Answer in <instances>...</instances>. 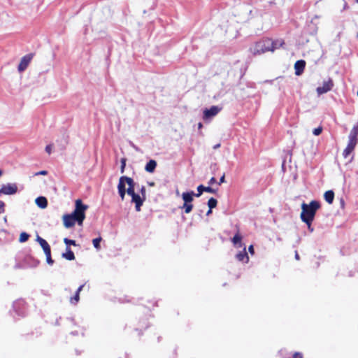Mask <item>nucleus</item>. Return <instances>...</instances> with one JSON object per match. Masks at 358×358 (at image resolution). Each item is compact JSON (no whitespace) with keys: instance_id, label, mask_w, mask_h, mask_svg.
Instances as JSON below:
<instances>
[{"instance_id":"1","label":"nucleus","mask_w":358,"mask_h":358,"mask_svg":"<svg viewBox=\"0 0 358 358\" xmlns=\"http://www.w3.org/2000/svg\"><path fill=\"white\" fill-rule=\"evenodd\" d=\"M88 206L83 203L81 199H77L75 201V209L71 214L63 215L64 225L66 228H70L75 225L76 222L79 225L82 224L85 219V211Z\"/></svg>"},{"instance_id":"2","label":"nucleus","mask_w":358,"mask_h":358,"mask_svg":"<svg viewBox=\"0 0 358 358\" xmlns=\"http://www.w3.org/2000/svg\"><path fill=\"white\" fill-rule=\"evenodd\" d=\"M320 208V203L317 201H311L309 204H301V219L306 224H312L317 210Z\"/></svg>"},{"instance_id":"3","label":"nucleus","mask_w":358,"mask_h":358,"mask_svg":"<svg viewBox=\"0 0 358 358\" xmlns=\"http://www.w3.org/2000/svg\"><path fill=\"white\" fill-rule=\"evenodd\" d=\"M271 40L269 38H266L264 40H262L261 41H259L254 44L250 48V52L253 55H261L262 53H264L268 51H271Z\"/></svg>"},{"instance_id":"4","label":"nucleus","mask_w":358,"mask_h":358,"mask_svg":"<svg viewBox=\"0 0 358 358\" xmlns=\"http://www.w3.org/2000/svg\"><path fill=\"white\" fill-rule=\"evenodd\" d=\"M357 143V136H350L348 145L343 152V156L344 158H348L352 153Z\"/></svg>"},{"instance_id":"5","label":"nucleus","mask_w":358,"mask_h":358,"mask_svg":"<svg viewBox=\"0 0 358 358\" xmlns=\"http://www.w3.org/2000/svg\"><path fill=\"white\" fill-rule=\"evenodd\" d=\"M129 180H131V178L127 177V176H121L119 179V182L117 185V189H118V194L122 199L123 201L124 199V196L126 194V188H125V184L127 183L128 185Z\"/></svg>"},{"instance_id":"6","label":"nucleus","mask_w":358,"mask_h":358,"mask_svg":"<svg viewBox=\"0 0 358 358\" xmlns=\"http://www.w3.org/2000/svg\"><path fill=\"white\" fill-rule=\"evenodd\" d=\"M221 108L217 106H213L210 108H206L203 110V119L208 120L215 117L220 111Z\"/></svg>"},{"instance_id":"7","label":"nucleus","mask_w":358,"mask_h":358,"mask_svg":"<svg viewBox=\"0 0 358 358\" xmlns=\"http://www.w3.org/2000/svg\"><path fill=\"white\" fill-rule=\"evenodd\" d=\"M17 192V187L15 183L3 185L0 189V194L11 195Z\"/></svg>"},{"instance_id":"8","label":"nucleus","mask_w":358,"mask_h":358,"mask_svg":"<svg viewBox=\"0 0 358 358\" xmlns=\"http://www.w3.org/2000/svg\"><path fill=\"white\" fill-rule=\"evenodd\" d=\"M334 87V83L331 79H329L327 81H324L322 83V86L317 87L316 91L318 95H321L322 94L327 93L330 91Z\"/></svg>"},{"instance_id":"9","label":"nucleus","mask_w":358,"mask_h":358,"mask_svg":"<svg viewBox=\"0 0 358 358\" xmlns=\"http://www.w3.org/2000/svg\"><path fill=\"white\" fill-rule=\"evenodd\" d=\"M31 59H32V55H27L21 59V61H20V62L18 65V68H17L19 72H22L27 68Z\"/></svg>"},{"instance_id":"10","label":"nucleus","mask_w":358,"mask_h":358,"mask_svg":"<svg viewBox=\"0 0 358 358\" xmlns=\"http://www.w3.org/2000/svg\"><path fill=\"white\" fill-rule=\"evenodd\" d=\"M145 198H143L142 196H140L137 194L134 195L131 198V201L135 203V208L136 211L141 210V207L142 206Z\"/></svg>"},{"instance_id":"11","label":"nucleus","mask_w":358,"mask_h":358,"mask_svg":"<svg viewBox=\"0 0 358 358\" xmlns=\"http://www.w3.org/2000/svg\"><path fill=\"white\" fill-rule=\"evenodd\" d=\"M306 66V62L304 60H298L294 64V69H295V74L296 76H300Z\"/></svg>"},{"instance_id":"12","label":"nucleus","mask_w":358,"mask_h":358,"mask_svg":"<svg viewBox=\"0 0 358 358\" xmlns=\"http://www.w3.org/2000/svg\"><path fill=\"white\" fill-rule=\"evenodd\" d=\"M36 241L40 244V245L43 248L44 253L51 250L50 246L49 245L48 242L43 238L38 236L36 238Z\"/></svg>"},{"instance_id":"13","label":"nucleus","mask_w":358,"mask_h":358,"mask_svg":"<svg viewBox=\"0 0 358 358\" xmlns=\"http://www.w3.org/2000/svg\"><path fill=\"white\" fill-rule=\"evenodd\" d=\"M236 257L240 262H245V263H248L249 261V257L245 250V248H244L242 251H240L236 255Z\"/></svg>"},{"instance_id":"14","label":"nucleus","mask_w":358,"mask_h":358,"mask_svg":"<svg viewBox=\"0 0 358 358\" xmlns=\"http://www.w3.org/2000/svg\"><path fill=\"white\" fill-rule=\"evenodd\" d=\"M193 196H195V193L193 191L189 192H183L182 198L184 201V203H191L193 201Z\"/></svg>"},{"instance_id":"15","label":"nucleus","mask_w":358,"mask_h":358,"mask_svg":"<svg viewBox=\"0 0 358 358\" xmlns=\"http://www.w3.org/2000/svg\"><path fill=\"white\" fill-rule=\"evenodd\" d=\"M85 286V284L81 285L77 289L75 295L70 299V302L72 304H77V303L80 300V292L83 290V287Z\"/></svg>"},{"instance_id":"16","label":"nucleus","mask_w":358,"mask_h":358,"mask_svg":"<svg viewBox=\"0 0 358 358\" xmlns=\"http://www.w3.org/2000/svg\"><path fill=\"white\" fill-rule=\"evenodd\" d=\"M157 162L154 159H150L145 165V170L148 173H153L156 169Z\"/></svg>"},{"instance_id":"17","label":"nucleus","mask_w":358,"mask_h":358,"mask_svg":"<svg viewBox=\"0 0 358 358\" xmlns=\"http://www.w3.org/2000/svg\"><path fill=\"white\" fill-rule=\"evenodd\" d=\"M135 182L134 180L131 178V180H129L128 181V188L126 191V193H127L129 196H131V198L134 196V195L136 194L135 193Z\"/></svg>"},{"instance_id":"18","label":"nucleus","mask_w":358,"mask_h":358,"mask_svg":"<svg viewBox=\"0 0 358 358\" xmlns=\"http://www.w3.org/2000/svg\"><path fill=\"white\" fill-rule=\"evenodd\" d=\"M36 205L41 208H45L48 206V200L44 196H39L36 199Z\"/></svg>"},{"instance_id":"19","label":"nucleus","mask_w":358,"mask_h":358,"mask_svg":"<svg viewBox=\"0 0 358 358\" xmlns=\"http://www.w3.org/2000/svg\"><path fill=\"white\" fill-rule=\"evenodd\" d=\"M66 252L62 254V257L69 261L74 260L76 257L71 248L69 247H66Z\"/></svg>"},{"instance_id":"20","label":"nucleus","mask_w":358,"mask_h":358,"mask_svg":"<svg viewBox=\"0 0 358 358\" xmlns=\"http://www.w3.org/2000/svg\"><path fill=\"white\" fill-rule=\"evenodd\" d=\"M324 197L325 201L328 203L331 204L333 203V201H334V191L328 190V191L325 192V193L324 194Z\"/></svg>"},{"instance_id":"21","label":"nucleus","mask_w":358,"mask_h":358,"mask_svg":"<svg viewBox=\"0 0 358 358\" xmlns=\"http://www.w3.org/2000/svg\"><path fill=\"white\" fill-rule=\"evenodd\" d=\"M284 42L282 40H276V41H272L271 40V45L270 50L271 52H273L275 50L279 48L283 45Z\"/></svg>"},{"instance_id":"22","label":"nucleus","mask_w":358,"mask_h":358,"mask_svg":"<svg viewBox=\"0 0 358 358\" xmlns=\"http://www.w3.org/2000/svg\"><path fill=\"white\" fill-rule=\"evenodd\" d=\"M67 143L68 141L64 137L62 138L60 140L57 141V146L61 150H63L66 148Z\"/></svg>"},{"instance_id":"23","label":"nucleus","mask_w":358,"mask_h":358,"mask_svg":"<svg viewBox=\"0 0 358 358\" xmlns=\"http://www.w3.org/2000/svg\"><path fill=\"white\" fill-rule=\"evenodd\" d=\"M241 240H242V236H241V234H239V232H237L234 236L233 237L231 241L232 243L236 245V244H238V243H241Z\"/></svg>"},{"instance_id":"24","label":"nucleus","mask_w":358,"mask_h":358,"mask_svg":"<svg viewBox=\"0 0 358 358\" xmlns=\"http://www.w3.org/2000/svg\"><path fill=\"white\" fill-rule=\"evenodd\" d=\"M217 199H215L213 197H211L208 201V206L209 208H210V209L215 208L217 206Z\"/></svg>"},{"instance_id":"25","label":"nucleus","mask_w":358,"mask_h":358,"mask_svg":"<svg viewBox=\"0 0 358 358\" xmlns=\"http://www.w3.org/2000/svg\"><path fill=\"white\" fill-rule=\"evenodd\" d=\"M182 208L184 209L186 214H188L192 211L193 205L192 203H184Z\"/></svg>"},{"instance_id":"26","label":"nucleus","mask_w":358,"mask_h":358,"mask_svg":"<svg viewBox=\"0 0 358 358\" xmlns=\"http://www.w3.org/2000/svg\"><path fill=\"white\" fill-rule=\"evenodd\" d=\"M101 240H102L101 237H99V238H96L93 239V241H92L93 245L96 250H99L101 248L100 243H101Z\"/></svg>"},{"instance_id":"27","label":"nucleus","mask_w":358,"mask_h":358,"mask_svg":"<svg viewBox=\"0 0 358 358\" xmlns=\"http://www.w3.org/2000/svg\"><path fill=\"white\" fill-rule=\"evenodd\" d=\"M29 238V235L26 232H22L20 235L19 241L24 243L27 241Z\"/></svg>"},{"instance_id":"28","label":"nucleus","mask_w":358,"mask_h":358,"mask_svg":"<svg viewBox=\"0 0 358 358\" xmlns=\"http://www.w3.org/2000/svg\"><path fill=\"white\" fill-rule=\"evenodd\" d=\"M64 242L66 245V247H69V245H76V243L74 240L69 239L67 238H64Z\"/></svg>"},{"instance_id":"29","label":"nucleus","mask_w":358,"mask_h":358,"mask_svg":"<svg viewBox=\"0 0 358 358\" xmlns=\"http://www.w3.org/2000/svg\"><path fill=\"white\" fill-rule=\"evenodd\" d=\"M126 162H127V159L125 157H122L120 159V162H121L120 172L122 173H123L124 172V169L126 167Z\"/></svg>"},{"instance_id":"30","label":"nucleus","mask_w":358,"mask_h":358,"mask_svg":"<svg viewBox=\"0 0 358 358\" xmlns=\"http://www.w3.org/2000/svg\"><path fill=\"white\" fill-rule=\"evenodd\" d=\"M197 191H198V193L197 194H195V196L196 197H199L201 195V194L205 192V187L203 185H200L198 186L197 187Z\"/></svg>"},{"instance_id":"31","label":"nucleus","mask_w":358,"mask_h":358,"mask_svg":"<svg viewBox=\"0 0 358 358\" xmlns=\"http://www.w3.org/2000/svg\"><path fill=\"white\" fill-rule=\"evenodd\" d=\"M45 255L46 256V261H47L48 264H52L54 261L52 259V257H51V250L49 252H45Z\"/></svg>"},{"instance_id":"32","label":"nucleus","mask_w":358,"mask_h":358,"mask_svg":"<svg viewBox=\"0 0 358 358\" xmlns=\"http://www.w3.org/2000/svg\"><path fill=\"white\" fill-rule=\"evenodd\" d=\"M54 148L53 144H49L45 147V151L48 155L52 153V148Z\"/></svg>"},{"instance_id":"33","label":"nucleus","mask_w":358,"mask_h":358,"mask_svg":"<svg viewBox=\"0 0 358 358\" xmlns=\"http://www.w3.org/2000/svg\"><path fill=\"white\" fill-rule=\"evenodd\" d=\"M322 131V127H318L317 128H315L313 131V134H320Z\"/></svg>"},{"instance_id":"34","label":"nucleus","mask_w":358,"mask_h":358,"mask_svg":"<svg viewBox=\"0 0 358 358\" xmlns=\"http://www.w3.org/2000/svg\"><path fill=\"white\" fill-rule=\"evenodd\" d=\"M292 358H303L301 352H296L292 355Z\"/></svg>"},{"instance_id":"35","label":"nucleus","mask_w":358,"mask_h":358,"mask_svg":"<svg viewBox=\"0 0 358 358\" xmlns=\"http://www.w3.org/2000/svg\"><path fill=\"white\" fill-rule=\"evenodd\" d=\"M205 192L215 194L216 192V190L210 187H205Z\"/></svg>"},{"instance_id":"36","label":"nucleus","mask_w":358,"mask_h":358,"mask_svg":"<svg viewBox=\"0 0 358 358\" xmlns=\"http://www.w3.org/2000/svg\"><path fill=\"white\" fill-rule=\"evenodd\" d=\"M350 134H358V126H354Z\"/></svg>"},{"instance_id":"37","label":"nucleus","mask_w":358,"mask_h":358,"mask_svg":"<svg viewBox=\"0 0 358 358\" xmlns=\"http://www.w3.org/2000/svg\"><path fill=\"white\" fill-rule=\"evenodd\" d=\"M145 187L144 186H143L141 189H140V192L141 194V196L143 197V198H145Z\"/></svg>"},{"instance_id":"38","label":"nucleus","mask_w":358,"mask_h":358,"mask_svg":"<svg viewBox=\"0 0 358 358\" xmlns=\"http://www.w3.org/2000/svg\"><path fill=\"white\" fill-rule=\"evenodd\" d=\"M224 182H225V175H224V173L220 178V180L218 182V185H221L222 183H224Z\"/></svg>"},{"instance_id":"39","label":"nucleus","mask_w":358,"mask_h":358,"mask_svg":"<svg viewBox=\"0 0 358 358\" xmlns=\"http://www.w3.org/2000/svg\"><path fill=\"white\" fill-rule=\"evenodd\" d=\"M47 174H48V171H41L39 172L36 173L35 176H38V175L45 176Z\"/></svg>"},{"instance_id":"40","label":"nucleus","mask_w":358,"mask_h":358,"mask_svg":"<svg viewBox=\"0 0 358 358\" xmlns=\"http://www.w3.org/2000/svg\"><path fill=\"white\" fill-rule=\"evenodd\" d=\"M215 182H216V179H215V178H214V177H212V178L210 179V180L208 181V184H209V185H213V184H214V183H215Z\"/></svg>"},{"instance_id":"41","label":"nucleus","mask_w":358,"mask_h":358,"mask_svg":"<svg viewBox=\"0 0 358 358\" xmlns=\"http://www.w3.org/2000/svg\"><path fill=\"white\" fill-rule=\"evenodd\" d=\"M248 250H249V252H250V254L254 255V253H255V250H254L253 245H250V246H249V248H248Z\"/></svg>"},{"instance_id":"42","label":"nucleus","mask_w":358,"mask_h":358,"mask_svg":"<svg viewBox=\"0 0 358 358\" xmlns=\"http://www.w3.org/2000/svg\"><path fill=\"white\" fill-rule=\"evenodd\" d=\"M4 206V203L1 201H0V209L1 208H3ZM1 213V211L0 210V213Z\"/></svg>"},{"instance_id":"43","label":"nucleus","mask_w":358,"mask_h":358,"mask_svg":"<svg viewBox=\"0 0 358 358\" xmlns=\"http://www.w3.org/2000/svg\"><path fill=\"white\" fill-rule=\"evenodd\" d=\"M311 224H310V225H309V224H307V226H308V229H309L310 231H313V229L311 227Z\"/></svg>"},{"instance_id":"44","label":"nucleus","mask_w":358,"mask_h":358,"mask_svg":"<svg viewBox=\"0 0 358 358\" xmlns=\"http://www.w3.org/2000/svg\"><path fill=\"white\" fill-rule=\"evenodd\" d=\"M220 143H217V144H216V145H215L213 146V149H217V148H220Z\"/></svg>"},{"instance_id":"45","label":"nucleus","mask_w":358,"mask_h":358,"mask_svg":"<svg viewBox=\"0 0 358 358\" xmlns=\"http://www.w3.org/2000/svg\"><path fill=\"white\" fill-rule=\"evenodd\" d=\"M211 213H212V209L209 208V210H208V212H207L206 215H210V214H211Z\"/></svg>"},{"instance_id":"46","label":"nucleus","mask_w":358,"mask_h":358,"mask_svg":"<svg viewBox=\"0 0 358 358\" xmlns=\"http://www.w3.org/2000/svg\"><path fill=\"white\" fill-rule=\"evenodd\" d=\"M296 258L297 259H299V255H298L297 253L296 254Z\"/></svg>"},{"instance_id":"47","label":"nucleus","mask_w":358,"mask_h":358,"mask_svg":"<svg viewBox=\"0 0 358 358\" xmlns=\"http://www.w3.org/2000/svg\"><path fill=\"white\" fill-rule=\"evenodd\" d=\"M2 173H2V171H1V170H0V176L2 175Z\"/></svg>"},{"instance_id":"48","label":"nucleus","mask_w":358,"mask_h":358,"mask_svg":"<svg viewBox=\"0 0 358 358\" xmlns=\"http://www.w3.org/2000/svg\"><path fill=\"white\" fill-rule=\"evenodd\" d=\"M357 96H358V90H357Z\"/></svg>"},{"instance_id":"49","label":"nucleus","mask_w":358,"mask_h":358,"mask_svg":"<svg viewBox=\"0 0 358 358\" xmlns=\"http://www.w3.org/2000/svg\"><path fill=\"white\" fill-rule=\"evenodd\" d=\"M356 1H357V2L358 3V0H356Z\"/></svg>"},{"instance_id":"50","label":"nucleus","mask_w":358,"mask_h":358,"mask_svg":"<svg viewBox=\"0 0 358 358\" xmlns=\"http://www.w3.org/2000/svg\"><path fill=\"white\" fill-rule=\"evenodd\" d=\"M357 36H358V33H357Z\"/></svg>"}]
</instances>
